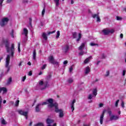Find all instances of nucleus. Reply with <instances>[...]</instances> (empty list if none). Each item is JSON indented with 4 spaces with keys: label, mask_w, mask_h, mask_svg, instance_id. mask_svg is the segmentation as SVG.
Returning <instances> with one entry per match:
<instances>
[{
    "label": "nucleus",
    "mask_w": 126,
    "mask_h": 126,
    "mask_svg": "<svg viewBox=\"0 0 126 126\" xmlns=\"http://www.w3.org/2000/svg\"><path fill=\"white\" fill-rule=\"evenodd\" d=\"M3 43L5 45L7 53H9L11 51V56L13 58L14 55V44H12L11 47H9L10 44L8 42V40L6 39L4 40Z\"/></svg>",
    "instance_id": "obj_1"
},
{
    "label": "nucleus",
    "mask_w": 126,
    "mask_h": 126,
    "mask_svg": "<svg viewBox=\"0 0 126 126\" xmlns=\"http://www.w3.org/2000/svg\"><path fill=\"white\" fill-rule=\"evenodd\" d=\"M57 103V102L54 103V99L50 98L46 99V102H42L41 105L42 106L48 105V108H49V109H52V108H53V107L56 106Z\"/></svg>",
    "instance_id": "obj_2"
},
{
    "label": "nucleus",
    "mask_w": 126,
    "mask_h": 126,
    "mask_svg": "<svg viewBox=\"0 0 126 126\" xmlns=\"http://www.w3.org/2000/svg\"><path fill=\"white\" fill-rule=\"evenodd\" d=\"M54 107L55 109V112H56V113H59V118H63L64 116L63 111L62 109H59V104H58V103H56Z\"/></svg>",
    "instance_id": "obj_3"
},
{
    "label": "nucleus",
    "mask_w": 126,
    "mask_h": 126,
    "mask_svg": "<svg viewBox=\"0 0 126 126\" xmlns=\"http://www.w3.org/2000/svg\"><path fill=\"white\" fill-rule=\"evenodd\" d=\"M10 62V55H7L6 58V63H5V67L7 68V73L9 72V70H10V67L8 66L9 65V63Z\"/></svg>",
    "instance_id": "obj_4"
},
{
    "label": "nucleus",
    "mask_w": 126,
    "mask_h": 126,
    "mask_svg": "<svg viewBox=\"0 0 126 126\" xmlns=\"http://www.w3.org/2000/svg\"><path fill=\"white\" fill-rule=\"evenodd\" d=\"M8 21H9V19L7 17L3 18L0 21V25L1 27H3L4 26H5L6 24L8 23Z\"/></svg>",
    "instance_id": "obj_5"
},
{
    "label": "nucleus",
    "mask_w": 126,
    "mask_h": 126,
    "mask_svg": "<svg viewBox=\"0 0 126 126\" xmlns=\"http://www.w3.org/2000/svg\"><path fill=\"white\" fill-rule=\"evenodd\" d=\"M102 32H103L104 35H109L110 33H111V34H113V33L115 32V31L113 29L111 30H110L109 29H103L102 31Z\"/></svg>",
    "instance_id": "obj_6"
},
{
    "label": "nucleus",
    "mask_w": 126,
    "mask_h": 126,
    "mask_svg": "<svg viewBox=\"0 0 126 126\" xmlns=\"http://www.w3.org/2000/svg\"><path fill=\"white\" fill-rule=\"evenodd\" d=\"M54 122V120L48 118L46 120V124L48 125L47 126H57V123H54L53 126L51 125V124H53Z\"/></svg>",
    "instance_id": "obj_7"
},
{
    "label": "nucleus",
    "mask_w": 126,
    "mask_h": 126,
    "mask_svg": "<svg viewBox=\"0 0 126 126\" xmlns=\"http://www.w3.org/2000/svg\"><path fill=\"white\" fill-rule=\"evenodd\" d=\"M18 112L20 115H21V116H24L26 117V120L28 119V112L24 111L22 110H19Z\"/></svg>",
    "instance_id": "obj_8"
},
{
    "label": "nucleus",
    "mask_w": 126,
    "mask_h": 126,
    "mask_svg": "<svg viewBox=\"0 0 126 126\" xmlns=\"http://www.w3.org/2000/svg\"><path fill=\"white\" fill-rule=\"evenodd\" d=\"M107 110L106 109L103 110L101 115H100V119H99V123L100 125H103V122L104 121V116H105V113Z\"/></svg>",
    "instance_id": "obj_9"
},
{
    "label": "nucleus",
    "mask_w": 126,
    "mask_h": 126,
    "mask_svg": "<svg viewBox=\"0 0 126 126\" xmlns=\"http://www.w3.org/2000/svg\"><path fill=\"white\" fill-rule=\"evenodd\" d=\"M93 18H97L96 21L97 22H101V19L100 18V16H99V14H94L92 15Z\"/></svg>",
    "instance_id": "obj_10"
},
{
    "label": "nucleus",
    "mask_w": 126,
    "mask_h": 126,
    "mask_svg": "<svg viewBox=\"0 0 126 126\" xmlns=\"http://www.w3.org/2000/svg\"><path fill=\"white\" fill-rule=\"evenodd\" d=\"M41 103L37 104L35 108V112L36 113H39L41 111V108H40V106H41Z\"/></svg>",
    "instance_id": "obj_11"
},
{
    "label": "nucleus",
    "mask_w": 126,
    "mask_h": 126,
    "mask_svg": "<svg viewBox=\"0 0 126 126\" xmlns=\"http://www.w3.org/2000/svg\"><path fill=\"white\" fill-rule=\"evenodd\" d=\"M119 117L118 116H115V115H112L110 118V121H113V120H115V121H117V120H119Z\"/></svg>",
    "instance_id": "obj_12"
},
{
    "label": "nucleus",
    "mask_w": 126,
    "mask_h": 126,
    "mask_svg": "<svg viewBox=\"0 0 126 126\" xmlns=\"http://www.w3.org/2000/svg\"><path fill=\"white\" fill-rule=\"evenodd\" d=\"M1 91H3L2 94H5L7 92V89L5 87L0 88V93H1Z\"/></svg>",
    "instance_id": "obj_13"
},
{
    "label": "nucleus",
    "mask_w": 126,
    "mask_h": 126,
    "mask_svg": "<svg viewBox=\"0 0 126 126\" xmlns=\"http://www.w3.org/2000/svg\"><path fill=\"white\" fill-rule=\"evenodd\" d=\"M63 50L64 53H67L69 50V45H68V44H66L65 45V47L63 49Z\"/></svg>",
    "instance_id": "obj_14"
},
{
    "label": "nucleus",
    "mask_w": 126,
    "mask_h": 126,
    "mask_svg": "<svg viewBox=\"0 0 126 126\" xmlns=\"http://www.w3.org/2000/svg\"><path fill=\"white\" fill-rule=\"evenodd\" d=\"M75 103V99H73L71 104V109L72 110V112L74 111V103Z\"/></svg>",
    "instance_id": "obj_15"
},
{
    "label": "nucleus",
    "mask_w": 126,
    "mask_h": 126,
    "mask_svg": "<svg viewBox=\"0 0 126 126\" xmlns=\"http://www.w3.org/2000/svg\"><path fill=\"white\" fill-rule=\"evenodd\" d=\"M92 59V56H90L89 58H87L84 61V63L86 64V63H88L90 62V59Z\"/></svg>",
    "instance_id": "obj_16"
},
{
    "label": "nucleus",
    "mask_w": 126,
    "mask_h": 126,
    "mask_svg": "<svg viewBox=\"0 0 126 126\" xmlns=\"http://www.w3.org/2000/svg\"><path fill=\"white\" fill-rule=\"evenodd\" d=\"M89 72H90V67L87 66L86 68V70H85V74H88V73H89Z\"/></svg>",
    "instance_id": "obj_17"
},
{
    "label": "nucleus",
    "mask_w": 126,
    "mask_h": 126,
    "mask_svg": "<svg viewBox=\"0 0 126 126\" xmlns=\"http://www.w3.org/2000/svg\"><path fill=\"white\" fill-rule=\"evenodd\" d=\"M42 36L43 39H44V40H45V41H47V40H48V36H47V34H46V33L43 32V33H42Z\"/></svg>",
    "instance_id": "obj_18"
},
{
    "label": "nucleus",
    "mask_w": 126,
    "mask_h": 126,
    "mask_svg": "<svg viewBox=\"0 0 126 126\" xmlns=\"http://www.w3.org/2000/svg\"><path fill=\"white\" fill-rule=\"evenodd\" d=\"M32 58L34 61L36 60V49H34L33 50Z\"/></svg>",
    "instance_id": "obj_19"
},
{
    "label": "nucleus",
    "mask_w": 126,
    "mask_h": 126,
    "mask_svg": "<svg viewBox=\"0 0 126 126\" xmlns=\"http://www.w3.org/2000/svg\"><path fill=\"white\" fill-rule=\"evenodd\" d=\"M84 47H85V43H82L81 46H80V47H79V50L80 51H81L83 49V48H84Z\"/></svg>",
    "instance_id": "obj_20"
},
{
    "label": "nucleus",
    "mask_w": 126,
    "mask_h": 126,
    "mask_svg": "<svg viewBox=\"0 0 126 126\" xmlns=\"http://www.w3.org/2000/svg\"><path fill=\"white\" fill-rule=\"evenodd\" d=\"M97 89H94L93 91V95H94V96H95V97H96V96L97 95Z\"/></svg>",
    "instance_id": "obj_21"
},
{
    "label": "nucleus",
    "mask_w": 126,
    "mask_h": 126,
    "mask_svg": "<svg viewBox=\"0 0 126 126\" xmlns=\"http://www.w3.org/2000/svg\"><path fill=\"white\" fill-rule=\"evenodd\" d=\"M82 37V34L81 33L78 34V38L76 39L77 42H79L80 41V39Z\"/></svg>",
    "instance_id": "obj_22"
},
{
    "label": "nucleus",
    "mask_w": 126,
    "mask_h": 126,
    "mask_svg": "<svg viewBox=\"0 0 126 126\" xmlns=\"http://www.w3.org/2000/svg\"><path fill=\"white\" fill-rule=\"evenodd\" d=\"M24 33L25 34L26 37L27 36V35H28V30L27 29H24Z\"/></svg>",
    "instance_id": "obj_23"
},
{
    "label": "nucleus",
    "mask_w": 126,
    "mask_h": 126,
    "mask_svg": "<svg viewBox=\"0 0 126 126\" xmlns=\"http://www.w3.org/2000/svg\"><path fill=\"white\" fill-rule=\"evenodd\" d=\"M107 113L110 117L112 116V111L110 108H107Z\"/></svg>",
    "instance_id": "obj_24"
},
{
    "label": "nucleus",
    "mask_w": 126,
    "mask_h": 126,
    "mask_svg": "<svg viewBox=\"0 0 126 126\" xmlns=\"http://www.w3.org/2000/svg\"><path fill=\"white\" fill-rule=\"evenodd\" d=\"M44 88H42V89H46V88H47V87H48L49 85L48 81L45 82L44 83Z\"/></svg>",
    "instance_id": "obj_25"
},
{
    "label": "nucleus",
    "mask_w": 126,
    "mask_h": 126,
    "mask_svg": "<svg viewBox=\"0 0 126 126\" xmlns=\"http://www.w3.org/2000/svg\"><path fill=\"white\" fill-rule=\"evenodd\" d=\"M55 3H56V6H59L60 5V0H54Z\"/></svg>",
    "instance_id": "obj_26"
},
{
    "label": "nucleus",
    "mask_w": 126,
    "mask_h": 126,
    "mask_svg": "<svg viewBox=\"0 0 126 126\" xmlns=\"http://www.w3.org/2000/svg\"><path fill=\"white\" fill-rule=\"evenodd\" d=\"M67 82L68 83H69L70 84H71V83L73 82V79L71 78H70L67 80Z\"/></svg>",
    "instance_id": "obj_27"
},
{
    "label": "nucleus",
    "mask_w": 126,
    "mask_h": 126,
    "mask_svg": "<svg viewBox=\"0 0 126 126\" xmlns=\"http://www.w3.org/2000/svg\"><path fill=\"white\" fill-rule=\"evenodd\" d=\"M77 37V33L76 32H73V37L74 39H76Z\"/></svg>",
    "instance_id": "obj_28"
},
{
    "label": "nucleus",
    "mask_w": 126,
    "mask_h": 126,
    "mask_svg": "<svg viewBox=\"0 0 126 126\" xmlns=\"http://www.w3.org/2000/svg\"><path fill=\"white\" fill-rule=\"evenodd\" d=\"M34 126H44V123H38L36 124Z\"/></svg>",
    "instance_id": "obj_29"
},
{
    "label": "nucleus",
    "mask_w": 126,
    "mask_h": 126,
    "mask_svg": "<svg viewBox=\"0 0 126 126\" xmlns=\"http://www.w3.org/2000/svg\"><path fill=\"white\" fill-rule=\"evenodd\" d=\"M49 62H50L51 63H52V62L53 61H55V60H54V57H53V56H50V57H49Z\"/></svg>",
    "instance_id": "obj_30"
},
{
    "label": "nucleus",
    "mask_w": 126,
    "mask_h": 126,
    "mask_svg": "<svg viewBox=\"0 0 126 126\" xmlns=\"http://www.w3.org/2000/svg\"><path fill=\"white\" fill-rule=\"evenodd\" d=\"M51 63H52L53 64H56V65H59V62L55 61V60L53 61Z\"/></svg>",
    "instance_id": "obj_31"
},
{
    "label": "nucleus",
    "mask_w": 126,
    "mask_h": 126,
    "mask_svg": "<svg viewBox=\"0 0 126 126\" xmlns=\"http://www.w3.org/2000/svg\"><path fill=\"white\" fill-rule=\"evenodd\" d=\"M51 63H52L53 64H56V65H59V62L55 61V60L53 61Z\"/></svg>",
    "instance_id": "obj_32"
},
{
    "label": "nucleus",
    "mask_w": 126,
    "mask_h": 126,
    "mask_svg": "<svg viewBox=\"0 0 126 126\" xmlns=\"http://www.w3.org/2000/svg\"><path fill=\"white\" fill-rule=\"evenodd\" d=\"M90 45L92 46V47H94V46H98V44L91 42L90 43Z\"/></svg>",
    "instance_id": "obj_33"
},
{
    "label": "nucleus",
    "mask_w": 126,
    "mask_h": 126,
    "mask_svg": "<svg viewBox=\"0 0 126 126\" xmlns=\"http://www.w3.org/2000/svg\"><path fill=\"white\" fill-rule=\"evenodd\" d=\"M119 102H120V99H118L115 103V107H118V105H119Z\"/></svg>",
    "instance_id": "obj_34"
},
{
    "label": "nucleus",
    "mask_w": 126,
    "mask_h": 126,
    "mask_svg": "<svg viewBox=\"0 0 126 126\" xmlns=\"http://www.w3.org/2000/svg\"><path fill=\"white\" fill-rule=\"evenodd\" d=\"M60 35H61V33H60V31H58L57 32V34L56 35V38L57 39H58V38H59V37H60Z\"/></svg>",
    "instance_id": "obj_35"
},
{
    "label": "nucleus",
    "mask_w": 126,
    "mask_h": 126,
    "mask_svg": "<svg viewBox=\"0 0 126 126\" xmlns=\"http://www.w3.org/2000/svg\"><path fill=\"white\" fill-rule=\"evenodd\" d=\"M14 31H13V30H12V31L11 32V36L12 38H14Z\"/></svg>",
    "instance_id": "obj_36"
},
{
    "label": "nucleus",
    "mask_w": 126,
    "mask_h": 126,
    "mask_svg": "<svg viewBox=\"0 0 126 126\" xmlns=\"http://www.w3.org/2000/svg\"><path fill=\"white\" fill-rule=\"evenodd\" d=\"M19 105V100H18L16 101L15 102V106H16V107H18V106Z\"/></svg>",
    "instance_id": "obj_37"
},
{
    "label": "nucleus",
    "mask_w": 126,
    "mask_h": 126,
    "mask_svg": "<svg viewBox=\"0 0 126 126\" xmlns=\"http://www.w3.org/2000/svg\"><path fill=\"white\" fill-rule=\"evenodd\" d=\"M1 124H2V125H6V121H5V120L4 119H3L1 121Z\"/></svg>",
    "instance_id": "obj_38"
},
{
    "label": "nucleus",
    "mask_w": 126,
    "mask_h": 126,
    "mask_svg": "<svg viewBox=\"0 0 126 126\" xmlns=\"http://www.w3.org/2000/svg\"><path fill=\"white\" fill-rule=\"evenodd\" d=\"M18 51L19 52V53H20V43H18Z\"/></svg>",
    "instance_id": "obj_39"
},
{
    "label": "nucleus",
    "mask_w": 126,
    "mask_h": 126,
    "mask_svg": "<svg viewBox=\"0 0 126 126\" xmlns=\"http://www.w3.org/2000/svg\"><path fill=\"white\" fill-rule=\"evenodd\" d=\"M1 103H2V98H1V96H0V109L1 108Z\"/></svg>",
    "instance_id": "obj_40"
},
{
    "label": "nucleus",
    "mask_w": 126,
    "mask_h": 126,
    "mask_svg": "<svg viewBox=\"0 0 126 126\" xmlns=\"http://www.w3.org/2000/svg\"><path fill=\"white\" fill-rule=\"evenodd\" d=\"M121 106L122 107V108H123V109L125 108V102H124V101L123 100L121 103Z\"/></svg>",
    "instance_id": "obj_41"
},
{
    "label": "nucleus",
    "mask_w": 126,
    "mask_h": 126,
    "mask_svg": "<svg viewBox=\"0 0 126 126\" xmlns=\"http://www.w3.org/2000/svg\"><path fill=\"white\" fill-rule=\"evenodd\" d=\"M47 66V64H44L42 67H41V69L44 70L45 68H46V67Z\"/></svg>",
    "instance_id": "obj_42"
},
{
    "label": "nucleus",
    "mask_w": 126,
    "mask_h": 126,
    "mask_svg": "<svg viewBox=\"0 0 126 126\" xmlns=\"http://www.w3.org/2000/svg\"><path fill=\"white\" fill-rule=\"evenodd\" d=\"M45 8H43L42 11V16H44V14H45Z\"/></svg>",
    "instance_id": "obj_43"
},
{
    "label": "nucleus",
    "mask_w": 126,
    "mask_h": 126,
    "mask_svg": "<svg viewBox=\"0 0 126 126\" xmlns=\"http://www.w3.org/2000/svg\"><path fill=\"white\" fill-rule=\"evenodd\" d=\"M39 85H40L41 86H42V85H44V82L43 81H40L39 82Z\"/></svg>",
    "instance_id": "obj_44"
},
{
    "label": "nucleus",
    "mask_w": 126,
    "mask_h": 126,
    "mask_svg": "<svg viewBox=\"0 0 126 126\" xmlns=\"http://www.w3.org/2000/svg\"><path fill=\"white\" fill-rule=\"evenodd\" d=\"M93 96H92V94H90L89 95V96H88V99L89 100H91V99H92L93 98Z\"/></svg>",
    "instance_id": "obj_45"
},
{
    "label": "nucleus",
    "mask_w": 126,
    "mask_h": 126,
    "mask_svg": "<svg viewBox=\"0 0 126 126\" xmlns=\"http://www.w3.org/2000/svg\"><path fill=\"white\" fill-rule=\"evenodd\" d=\"M11 81H12V78L10 77L8 80V83H10V82H11Z\"/></svg>",
    "instance_id": "obj_46"
},
{
    "label": "nucleus",
    "mask_w": 126,
    "mask_h": 126,
    "mask_svg": "<svg viewBox=\"0 0 126 126\" xmlns=\"http://www.w3.org/2000/svg\"><path fill=\"white\" fill-rule=\"evenodd\" d=\"M56 32V31H53V32H48V35H50V34H53V33H55Z\"/></svg>",
    "instance_id": "obj_47"
},
{
    "label": "nucleus",
    "mask_w": 126,
    "mask_h": 126,
    "mask_svg": "<svg viewBox=\"0 0 126 126\" xmlns=\"http://www.w3.org/2000/svg\"><path fill=\"white\" fill-rule=\"evenodd\" d=\"M116 19H117V20H122V17L117 16L116 17Z\"/></svg>",
    "instance_id": "obj_48"
},
{
    "label": "nucleus",
    "mask_w": 126,
    "mask_h": 126,
    "mask_svg": "<svg viewBox=\"0 0 126 126\" xmlns=\"http://www.w3.org/2000/svg\"><path fill=\"white\" fill-rule=\"evenodd\" d=\"M4 0H0V5L1 7L2 6V2H3Z\"/></svg>",
    "instance_id": "obj_49"
},
{
    "label": "nucleus",
    "mask_w": 126,
    "mask_h": 126,
    "mask_svg": "<svg viewBox=\"0 0 126 126\" xmlns=\"http://www.w3.org/2000/svg\"><path fill=\"white\" fill-rule=\"evenodd\" d=\"M101 59H106V56H105V54H104V53L102 54Z\"/></svg>",
    "instance_id": "obj_50"
},
{
    "label": "nucleus",
    "mask_w": 126,
    "mask_h": 126,
    "mask_svg": "<svg viewBox=\"0 0 126 126\" xmlns=\"http://www.w3.org/2000/svg\"><path fill=\"white\" fill-rule=\"evenodd\" d=\"M109 74H110V72L109 71H107L106 72V74L105 75V76H109Z\"/></svg>",
    "instance_id": "obj_51"
},
{
    "label": "nucleus",
    "mask_w": 126,
    "mask_h": 126,
    "mask_svg": "<svg viewBox=\"0 0 126 126\" xmlns=\"http://www.w3.org/2000/svg\"><path fill=\"white\" fill-rule=\"evenodd\" d=\"M103 106H104V104L103 103H99V108H102V107H103Z\"/></svg>",
    "instance_id": "obj_52"
},
{
    "label": "nucleus",
    "mask_w": 126,
    "mask_h": 126,
    "mask_svg": "<svg viewBox=\"0 0 126 126\" xmlns=\"http://www.w3.org/2000/svg\"><path fill=\"white\" fill-rule=\"evenodd\" d=\"M26 79V76H24L23 77V79H22V81L24 82L25 81V80Z\"/></svg>",
    "instance_id": "obj_53"
},
{
    "label": "nucleus",
    "mask_w": 126,
    "mask_h": 126,
    "mask_svg": "<svg viewBox=\"0 0 126 126\" xmlns=\"http://www.w3.org/2000/svg\"><path fill=\"white\" fill-rule=\"evenodd\" d=\"M32 71H29V76H32Z\"/></svg>",
    "instance_id": "obj_54"
},
{
    "label": "nucleus",
    "mask_w": 126,
    "mask_h": 126,
    "mask_svg": "<svg viewBox=\"0 0 126 126\" xmlns=\"http://www.w3.org/2000/svg\"><path fill=\"white\" fill-rule=\"evenodd\" d=\"M84 53V52L83 51H82L79 53V55H80V56H83Z\"/></svg>",
    "instance_id": "obj_55"
},
{
    "label": "nucleus",
    "mask_w": 126,
    "mask_h": 126,
    "mask_svg": "<svg viewBox=\"0 0 126 126\" xmlns=\"http://www.w3.org/2000/svg\"><path fill=\"white\" fill-rule=\"evenodd\" d=\"M73 70V68H72V66H71L69 68V72H71V71H72Z\"/></svg>",
    "instance_id": "obj_56"
},
{
    "label": "nucleus",
    "mask_w": 126,
    "mask_h": 126,
    "mask_svg": "<svg viewBox=\"0 0 126 126\" xmlns=\"http://www.w3.org/2000/svg\"><path fill=\"white\" fill-rule=\"evenodd\" d=\"M123 76H125L126 75V70H123Z\"/></svg>",
    "instance_id": "obj_57"
},
{
    "label": "nucleus",
    "mask_w": 126,
    "mask_h": 126,
    "mask_svg": "<svg viewBox=\"0 0 126 126\" xmlns=\"http://www.w3.org/2000/svg\"><path fill=\"white\" fill-rule=\"evenodd\" d=\"M120 38H121V39H123V38H124V34L123 33H121Z\"/></svg>",
    "instance_id": "obj_58"
},
{
    "label": "nucleus",
    "mask_w": 126,
    "mask_h": 126,
    "mask_svg": "<svg viewBox=\"0 0 126 126\" xmlns=\"http://www.w3.org/2000/svg\"><path fill=\"white\" fill-rule=\"evenodd\" d=\"M22 63H23V62L21 61V62L19 63V66H21V65H22Z\"/></svg>",
    "instance_id": "obj_59"
},
{
    "label": "nucleus",
    "mask_w": 126,
    "mask_h": 126,
    "mask_svg": "<svg viewBox=\"0 0 126 126\" xmlns=\"http://www.w3.org/2000/svg\"><path fill=\"white\" fill-rule=\"evenodd\" d=\"M13 0H7V2L8 3H9L10 2H11V1H12Z\"/></svg>",
    "instance_id": "obj_60"
},
{
    "label": "nucleus",
    "mask_w": 126,
    "mask_h": 126,
    "mask_svg": "<svg viewBox=\"0 0 126 126\" xmlns=\"http://www.w3.org/2000/svg\"><path fill=\"white\" fill-rule=\"evenodd\" d=\"M67 63H68L67 61L66 60L64 61L63 64H67Z\"/></svg>",
    "instance_id": "obj_61"
},
{
    "label": "nucleus",
    "mask_w": 126,
    "mask_h": 126,
    "mask_svg": "<svg viewBox=\"0 0 126 126\" xmlns=\"http://www.w3.org/2000/svg\"><path fill=\"white\" fill-rule=\"evenodd\" d=\"M28 64L29 65H31V62H29L28 63Z\"/></svg>",
    "instance_id": "obj_62"
},
{
    "label": "nucleus",
    "mask_w": 126,
    "mask_h": 126,
    "mask_svg": "<svg viewBox=\"0 0 126 126\" xmlns=\"http://www.w3.org/2000/svg\"><path fill=\"white\" fill-rule=\"evenodd\" d=\"M29 20H30V22H32V18H30Z\"/></svg>",
    "instance_id": "obj_63"
},
{
    "label": "nucleus",
    "mask_w": 126,
    "mask_h": 126,
    "mask_svg": "<svg viewBox=\"0 0 126 126\" xmlns=\"http://www.w3.org/2000/svg\"><path fill=\"white\" fill-rule=\"evenodd\" d=\"M83 126H90V125H86V124H84Z\"/></svg>",
    "instance_id": "obj_64"
}]
</instances>
